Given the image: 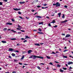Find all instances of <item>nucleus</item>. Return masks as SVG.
Instances as JSON below:
<instances>
[{"label":"nucleus","mask_w":73,"mask_h":73,"mask_svg":"<svg viewBox=\"0 0 73 73\" xmlns=\"http://www.w3.org/2000/svg\"><path fill=\"white\" fill-rule=\"evenodd\" d=\"M32 57H34V58L33 59H36V58H40L41 59H43L44 58V57L41 56H36V55H32L29 58H32Z\"/></svg>","instance_id":"obj_1"},{"label":"nucleus","mask_w":73,"mask_h":73,"mask_svg":"<svg viewBox=\"0 0 73 73\" xmlns=\"http://www.w3.org/2000/svg\"><path fill=\"white\" fill-rule=\"evenodd\" d=\"M56 7H60V3H59V2H57L56 3Z\"/></svg>","instance_id":"obj_2"},{"label":"nucleus","mask_w":73,"mask_h":73,"mask_svg":"<svg viewBox=\"0 0 73 73\" xmlns=\"http://www.w3.org/2000/svg\"><path fill=\"white\" fill-rule=\"evenodd\" d=\"M13 50H14V49L12 48H9L8 51H9V52H11L12 51H13Z\"/></svg>","instance_id":"obj_3"},{"label":"nucleus","mask_w":73,"mask_h":73,"mask_svg":"<svg viewBox=\"0 0 73 73\" xmlns=\"http://www.w3.org/2000/svg\"><path fill=\"white\" fill-rule=\"evenodd\" d=\"M13 9L14 10V11H20V9H17V8L15 9V8H13Z\"/></svg>","instance_id":"obj_4"},{"label":"nucleus","mask_w":73,"mask_h":73,"mask_svg":"<svg viewBox=\"0 0 73 73\" xmlns=\"http://www.w3.org/2000/svg\"><path fill=\"white\" fill-rule=\"evenodd\" d=\"M6 25H12V23H6Z\"/></svg>","instance_id":"obj_5"},{"label":"nucleus","mask_w":73,"mask_h":73,"mask_svg":"<svg viewBox=\"0 0 73 73\" xmlns=\"http://www.w3.org/2000/svg\"><path fill=\"white\" fill-rule=\"evenodd\" d=\"M70 36V35L69 34H67L66 35V36H65V38H66L67 37H69Z\"/></svg>","instance_id":"obj_6"},{"label":"nucleus","mask_w":73,"mask_h":73,"mask_svg":"<svg viewBox=\"0 0 73 73\" xmlns=\"http://www.w3.org/2000/svg\"><path fill=\"white\" fill-rule=\"evenodd\" d=\"M73 62H69L68 63V65H70V64H73Z\"/></svg>","instance_id":"obj_7"},{"label":"nucleus","mask_w":73,"mask_h":73,"mask_svg":"<svg viewBox=\"0 0 73 73\" xmlns=\"http://www.w3.org/2000/svg\"><path fill=\"white\" fill-rule=\"evenodd\" d=\"M37 33H39V35H44V33H43L38 32H37Z\"/></svg>","instance_id":"obj_8"},{"label":"nucleus","mask_w":73,"mask_h":73,"mask_svg":"<svg viewBox=\"0 0 73 73\" xmlns=\"http://www.w3.org/2000/svg\"><path fill=\"white\" fill-rule=\"evenodd\" d=\"M67 21H68V20H66L65 21H62L61 22V23H65L66 22H67Z\"/></svg>","instance_id":"obj_9"},{"label":"nucleus","mask_w":73,"mask_h":73,"mask_svg":"<svg viewBox=\"0 0 73 73\" xmlns=\"http://www.w3.org/2000/svg\"><path fill=\"white\" fill-rule=\"evenodd\" d=\"M35 45H36V46H40V44L38 43L35 44Z\"/></svg>","instance_id":"obj_10"},{"label":"nucleus","mask_w":73,"mask_h":73,"mask_svg":"<svg viewBox=\"0 0 73 73\" xmlns=\"http://www.w3.org/2000/svg\"><path fill=\"white\" fill-rule=\"evenodd\" d=\"M20 4H24L25 3V2L23 1V2H19Z\"/></svg>","instance_id":"obj_11"},{"label":"nucleus","mask_w":73,"mask_h":73,"mask_svg":"<svg viewBox=\"0 0 73 73\" xmlns=\"http://www.w3.org/2000/svg\"><path fill=\"white\" fill-rule=\"evenodd\" d=\"M58 15L59 16V17H60L61 16V13H60L58 14Z\"/></svg>","instance_id":"obj_12"},{"label":"nucleus","mask_w":73,"mask_h":73,"mask_svg":"<svg viewBox=\"0 0 73 73\" xmlns=\"http://www.w3.org/2000/svg\"><path fill=\"white\" fill-rule=\"evenodd\" d=\"M10 40H17V39L16 38H11Z\"/></svg>","instance_id":"obj_13"},{"label":"nucleus","mask_w":73,"mask_h":73,"mask_svg":"<svg viewBox=\"0 0 73 73\" xmlns=\"http://www.w3.org/2000/svg\"><path fill=\"white\" fill-rule=\"evenodd\" d=\"M1 42L3 43V44H5V43H7V42H6V41L3 40L1 41Z\"/></svg>","instance_id":"obj_14"},{"label":"nucleus","mask_w":73,"mask_h":73,"mask_svg":"<svg viewBox=\"0 0 73 73\" xmlns=\"http://www.w3.org/2000/svg\"><path fill=\"white\" fill-rule=\"evenodd\" d=\"M35 17H36V18H41V16H35Z\"/></svg>","instance_id":"obj_15"},{"label":"nucleus","mask_w":73,"mask_h":73,"mask_svg":"<svg viewBox=\"0 0 73 73\" xmlns=\"http://www.w3.org/2000/svg\"><path fill=\"white\" fill-rule=\"evenodd\" d=\"M56 23L55 20H53L50 23H53V24H54V23Z\"/></svg>","instance_id":"obj_16"},{"label":"nucleus","mask_w":73,"mask_h":73,"mask_svg":"<svg viewBox=\"0 0 73 73\" xmlns=\"http://www.w3.org/2000/svg\"><path fill=\"white\" fill-rule=\"evenodd\" d=\"M24 55H23L22 57L21 58V59L22 60H23V59H24Z\"/></svg>","instance_id":"obj_17"},{"label":"nucleus","mask_w":73,"mask_h":73,"mask_svg":"<svg viewBox=\"0 0 73 73\" xmlns=\"http://www.w3.org/2000/svg\"><path fill=\"white\" fill-rule=\"evenodd\" d=\"M13 52H17V53H19V51L18 50H14Z\"/></svg>","instance_id":"obj_18"},{"label":"nucleus","mask_w":73,"mask_h":73,"mask_svg":"<svg viewBox=\"0 0 73 73\" xmlns=\"http://www.w3.org/2000/svg\"><path fill=\"white\" fill-rule=\"evenodd\" d=\"M64 70H62V69H60V72H61V73H62L64 72Z\"/></svg>","instance_id":"obj_19"},{"label":"nucleus","mask_w":73,"mask_h":73,"mask_svg":"<svg viewBox=\"0 0 73 73\" xmlns=\"http://www.w3.org/2000/svg\"><path fill=\"white\" fill-rule=\"evenodd\" d=\"M28 54H31V51L30 50L28 51Z\"/></svg>","instance_id":"obj_20"},{"label":"nucleus","mask_w":73,"mask_h":73,"mask_svg":"<svg viewBox=\"0 0 73 73\" xmlns=\"http://www.w3.org/2000/svg\"><path fill=\"white\" fill-rule=\"evenodd\" d=\"M12 56L13 57H15V55H16L15 54H13V53H12L11 54Z\"/></svg>","instance_id":"obj_21"},{"label":"nucleus","mask_w":73,"mask_h":73,"mask_svg":"<svg viewBox=\"0 0 73 73\" xmlns=\"http://www.w3.org/2000/svg\"><path fill=\"white\" fill-rule=\"evenodd\" d=\"M39 25H40V24H42V25H43V22H41L40 23H39L38 24Z\"/></svg>","instance_id":"obj_22"},{"label":"nucleus","mask_w":73,"mask_h":73,"mask_svg":"<svg viewBox=\"0 0 73 73\" xmlns=\"http://www.w3.org/2000/svg\"><path fill=\"white\" fill-rule=\"evenodd\" d=\"M62 69L64 70H67V68H64V67Z\"/></svg>","instance_id":"obj_23"},{"label":"nucleus","mask_w":73,"mask_h":73,"mask_svg":"<svg viewBox=\"0 0 73 73\" xmlns=\"http://www.w3.org/2000/svg\"><path fill=\"white\" fill-rule=\"evenodd\" d=\"M25 37H26V38H30V37H29V36H25Z\"/></svg>","instance_id":"obj_24"},{"label":"nucleus","mask_w":73,"mask_h":73,"mask_svg":"<svg viewBox=\"0 0 73 73\" xmlns=\"http://www.w3.org/2000/svg\"><path fill=\"white\" fill-rule=\"evenodd\" d=\"M18 14H19V15L21 14V12L20 11H19L18 12Z\"/></svg>","instance_id":"obj_25"},{"label":"nucleus","mask_w":73,"mask_h":73,"mask_svg":"<svg viewBox=\"0 0 73 73\" xmlns=\"http://www.w3.org/2000/svg\"><path fill=\"white\" fill-rule=\"evenodd\" d=\"M62 18L63 19H64V18H65V15L63 14V16H62Z\"/></svg>","instance_id":"obj_26"},{"label":"nucleus","mask_w":73,"mask_h":73,"mask_svg":"<svg viewBox=\"0 0 73 73\" xmlns=\"http://www.w3.org/2000/svg\"><path fill=\"white\" fill-rule=\"evenodd\" d=\"M46 57L47 58H48V59H50V57L47 56H46Z\"/></svg>","instance_id":"obj_27"},{"label":"nucleus","mask_w":73,"mask_h":73,"mask_svg":"<svg viewBox=\"0 0 73 73\" xmlns=\"http://www.w3.org/2000/svg\"><path fill=\"white\" fill-rule=\"evenodd\" d=\"M68 50L66 49L63 51L64 52H66V51H68Z\"/></svg>","instance_id":"obj_28"},{"label":"nucleus","mask_w":73,"mask_h":73,"mask_svg":"<svg viewBox=\"0 0 73 73\" xmlns=\"http://www.w3.org/2000/svg\"><path fill=\"white\" fill-rule=\"evenodd\" d=\"M12 32H14V33H15V32H16V31H14V30H11Z\"/></svg>","instance_id":"obj_29"},{"label":"nucleus","mask_w":73,"mask_h":73,"mask_svg":"<svg viewBox=\"0 0 73 73\" xmlns=\"http://www.w3.org/2000/svg\"><path fill=\"white\" fill-rule=\"evenodd\" d=\"M58 26L57 25H56L55 26H53V27H54V28H56Z\"/></svg>","instance_id":"obj_30"},{"label":"nucleus","mask_w":73,"mask_h":73,"mask_svg":"<svg viewBox=\"0 0 73 73\" xmlns=\"http://www.w3.org/2000/svg\"><path fill=\"white\" fill-rule=\"evenodd\" d=\"M63 58H68V57L66 56H63Z\"/></svg>","instance_id":"obj_31"},{"label":"nucleus","mask_w":73,"mask_h":73,"mask_svg":"<svg viewBox=\"0 0 73 73\" xmlns=\"http://www.w3.org/2000/svg\"><path fill=\"white\" fill-rule=\"evenodd\" d=\"M37 68L38 69H39V70H40V69H41V68H40V67H39V66H38L37 67Z\"/></svg>","instance_id":"obj_32"},{"label":"nucleus","mask_w":73,"mask_h":73,"mask_svg":"<svg viewBox=\"0 0 73 73\" xmlns=\"http://www.w3.org/2000/svg\"><path fill=\"white\" fill-rule=\"evenodd\" d=\"M57 67H60L61 66H60V64H57Z\"/></svg>","instance_id":"obj_33"},{"label":"nucleus","mask_w":73,"mask_h":73,"mask_svg":"<svg viewBox=\"0 0 73 73\" xmlns=\"http://www.w3.org/2000/svg\"><path fill=\"white\" fill-rule=\"evenodd\" d=\"M3 5V3L1 2H0V5Z\"/></svg>","instance_id":"obj_34"},{"label":"nucleus","mask_w":73,"mask_h":73,"mask_svg":"<svg viewBox=\"0 0 73 73\" xmlns=\"http://www.w3.org/2000/svg\"><path fill=\"white\" fill-rule=\"evenodd\" d=\"M7 28H4V31H6V30H7Z\"/></svg>","instance_id":"obj_35"},{"label":"nucleus","mask_w":73,"mask_h":73,"mask_svg":"<svg viewBox=\"0 0 73 73\" xmlns=\"http://www.w3.org/2000/svg\"><path fill=\"white\" fill-rule=\"evenodd\" d=\"M64 8H68V6L66 5L64 6Z\"/></svg>","instance_id":"obj_36"},{"label":"nucleus","mask_w":73,"mask_h":73,"mask_svg":"<svg viewBox=\"0 0 73 73\" xmlns=\"http://www.w3.org/2000/svg\"><path fill=\"white\" fill-rule=\"evenodd\" d=\"M48 26L49 27H51V25H50V23H49L48 24Z\"/></svg>","instance_id":"obj_37"},{"label":"nucleus","mask_w":73,"mask_h":73,"mask_svg":"<svg viewBox=\"0 0 73 73\" xmlns=\"http://www.w3.org/2000/svg\"><path fill=\"white\" fill-rule=\"evenodd\" d=\"M11 21H13V22H14V21H15V20H14V19H12Z\"/></svg>","instance_id":"obj_38"},{"label":"nucleus","mask_w":73,"mask_h":73,"mask_svg":"<svg viewBox=\"0 0 73 73\" xmlns=\"http://www.w3.org/2000/svg\"><path fill=\"white\" fill-rule=\"evenodd\" d=\"M16 29L18 30H21V29H20L19 28H17Z\"/></svg>","instance_id":"obj_39"},{"label":"nucleus","mask_w":73,"mask_h":73,"mask_svg":"<svg viewBox=\"0 0 73 73\" xmlns=\"http://www.w3.org/2000/svg\"><path fill=\"white\" fill-rule=\"evenodd\" d=\"M25 42H27V40H24L23 41V42H24V43Z\"/></svg>","instance_id":"obj_40"},{"label":"nucleus","mask_w":73,"mask_h":73,"mask_svg":"<svg viewBox=\"0 0 73 73\" xmlns=\"http://www.w3.org/2000/svg\"><path fill=\"white\" fill-rule=\"evenodd\" d=\"M49 64H50V65H53V64H52V62H50L49 63Z\"/></svg>","instance_id":"obj_41"},{"label":"nucleus","mask_w":73,"mask_h":73,"mask_svg":"<svg viewBox=\"0 0 73 73\" xmlns=\"http://www.w3.org/2000/svg\"><path fill=\"white\" fill-rule=\"evenodd\" d=\"M17 46H20V44L18 43L17 44Z\"/></svg>","instance_id":"obj_42"},{"label":"nucleus","mask_w":73,"mask_h":73,"mask_svg":"<svg viewBox=\"0 0 73 73\" xmlns=\"http://www.w3.org/2000/svg\"><path fill=\"white\" fill-rule=\"evenodd\" d=\"M38 31H41L42 30H41V29L39 28Z\"/></svg>","instance_id":"obj_43"},{"label":"nucleus","mask_w":73,"mask_h":73,"mask_svg":"<svg viewBox=\"0 0 73 73\" xmlns=\"http://www.w3.org/2000/svg\"><path fill=\"white\" fill-rule=\"evenodd\" d=\"M19 65H23V64L21 63L20 62H19Z\"/></svg>","instance_id":"obj_44"},{"label":"nucleus","mask_w":73,"mask_h":73,"mask_svg":"<svg viewBox=\"0 0 73 73\" xmlns=\"http://www.w3.org/2000/svg\"><path fill=\"white\" fill-rule=\"evenodd\" d=\"M18 28H20V27H21V26H20V25H18Z\"/></svg>","instance_id":"obj_45"},{"label":"nucleus","mask_w":73,"mask_h":73,"mask_svg":"<svg viewBox=\"0 0 73 73\" xmlns=\"http://www.w3.org/2000/svg\"><path fill=\"white\" fill-rule=\"evenodd\" d=\"M31 11L32 12H35V10L33 9H32Z\"/></svg>","instance_id":"obj_46"},{"label":"nucleus","mask_w":73,"mask_h":73,"mask_svg":"<svg viewBox=\"0 0 73 73\" xmlns=\"http://www.w3.org/2000/svg\"><path fill=\"white\" fill-rule=\"evenodd\" d=\"M21 39L22 40H25V39L22 38H21Z\"/></svg>","instance_id":"obj_47"},{"label":"nucleus","mask_w":73,"mask_h":73,"mask_svg":"<svg viewBox=\"0 0 73 73\" xmlns=\"http://www.w3.org/2000/svg\"><path fill=\"white\" fill-rule=\"evenodd\" d=\"M41 7V6H37V8H40Z\"/></svg>","instance_id":"obj_48"},{"label":"nucleus","mask_w":73,"mask_h":73,"mask_svg":"<svg viewBox=\"0 0 73 73\" xmlns=\"http://www.w3.org/2000/svg\"><path fill=\"white\" fill-rule=\"evenodd\" d=\"M9 58H12L11 57V56H9Z\"/></svg>","instance_id":"obj_49"},{"label":"nucleus","mask_w":73,"mask_h":73,"mask_svg":"<svg viewBox=\"0 0 73 73\" xmlns=\"http://www.w3.org/2000/svg\"><path fill=\"white\" fill-rule=\"evenodd\" d=\"M19 18H20L21 19H24L23 18V17H19Z\"/></svg>","instance_id":"obj_50"},{"label":"nucleus","mask_w":73,"mask_h":73,"mask_svg":"<svg viewBox=\"0 0 73 73\" xmlns=\"http://www.w3.org/2000/svg\"><path fill=\"white\" fill-rule=\"evenodd\" d=\"M46 5H47V4H44V7H45V6H46Z\"/></svg>","instance_id":"obj_51"},{"label":"nucleus","mask_w":73,"mask_h":73,"mask_svg":"<svg viewBox=\"0 0 73 73\" xmlns=\"http://www.w3.org/2000/svg\"><path fill=\"white\" fill-rule=\"evenodd\" d=\"M14 61H15V62H16L17 61V60H14Z\"/></svg>","instance_id":"obj_52"},{"label":"nucleus","mask_w":73,"mask_h":73,"mask_svg":"<svg viewBox=\"0 0 73 73\" xmlns=\"http://www.w3.org/2000/svg\"><path fill=\"white\" fill-rule=\"evenodd\" d=\"M21 32H25V31L23 30H21Z\"/></svg>","instance_id":"obj_53"},{"label":"nucleus","mask_w":73,"mask_h":73,"mask_svg":"<svg viewBox=\"0 0 73 73\" xmlns=\"http://www.w3.org/2000/svg\"><path fill=\"white\" fill-rule=\"evenodd\" d=\"M40 64H41V65H45L44 63H41Z\"/></svg>","instance_id":"obj_54"},{"label":"nucleus","mask_w":73,"mask_h":73,"mask_svg":"<svg viewBox=\"0 0 73 73\" xmlns=\"http://www.w3.org/2000/svg\"><path fill=\"white\" fill-rule=\"evenodd\" d=\"M16 71H14V72H12V73H16Z\"/></svg>","instance_id":"obj_55"},{"label":"nucleus","mask_w":73,"mask_h":73,"mask_svg":"<svg viewBox=\"0 0 73 73\" xmlns=\"http://www.w3.org/2000/svg\"><path fill=\"white\" fill-rule=\"evenodd\" d=\"M46 18H47V19H49V17H48V16H47L46 17Z\"/></svg>","instance_id":"obj_56"},{"label":"nucleus","mask_w":73,"mask_h":73,"mask_svg":"<svg viewBox=\"0 0 73 73\" xmlns=\"http://www.w3.org/2000/svg\"><path fill=\"white\" fill-rule=\"evenodd\" d=\"M55 63H57V64H58L59 63V62H56V61H55Z\"/></svg>","instance_id":"obj_57"},{"label":"nucleus","mask_w":73,"mask_h":73,"mask_svg":"<svg viewBox=\"0 0 73 73\" xmlns=\"http://www.w3.org/2000/svg\"><path fill=\"white\" fill-rule=\"evenodd\" d=\"M52 54H56V53H54V52H52Z\"/></svg>","instance_id":"obj_58"},{"label":"nucleus","mask_w":73,"mask_h":73,"mask_svg":"<svg viewBox=\"0 0 73 73\" xmlns=\"http://www.w3.org/2000/svg\"><path fill=\"white\" fill-rule=\"evenodd\" d=\"M62 36H65V34H62Z\"/></svg>","instance_id":"obj_59"},{"label":"nucleus","mask_w":73,"mask_h":73,"mask_svg":"<svg viewBox=\"0 0 73 73\" xmlns=\"http://www.w3.org/2000/svg\"><path fill=\"white\" fill-rule=\"evenodd\" d=\"M5 2H7V0H3Z\"/></svg>","instance_id":"obj_60"},{"label":"nucleus","mask_w":73,"mask_h":73,"mask_svg":"<svg viewBox=\"0 0 73 73\" xmlns=\"http://www.w3.org/2000/svg\"><path fill=\"white\" fill-rule=\"evenodd\" d=\"M33 31L34 32H36V31H37V30H34Z\"/></svg>","instance_id":"obj_61"},{"label":"nucleus","mask_w":73,"mask_h":73,"mask_svg":"<svg viewBox=\"0 0 73 73\" xmlns=\"http://www.w3.org/2000/svg\"><path fill=\"white\" fill-rule=\"evenodd\" d=\"M56 4H53V5H56Z\"/></svg>","instance_id":"obj_62"},{"label":"nucleus","mask_w":73,"mask_h":73,"mask_svg":"<svg viewBox=\"0 0 73 73\" xmlns=\"http://www.w3.org/2000/svg\"><path fill=\"white\" fill-rule=\"evenodd\" d=\"M69 69H72V67H70L69 68Z\"/></svg>","instance_id":"obj_63"},{"label":"nucleus","mask_w":73,"mask_h":73,"mask_svg":"<svg viewBox=\"0 0 73 73\" xmlns=\"http://www.w3.org/2000/svg\"><path fill=\"white\" fill-rule=\"evenodd\" d=\"M26 18L27 19V20H28V19H29V18L28 17H26Z\"/></svg>","instance_id":"obj_64"}]
</instances>
